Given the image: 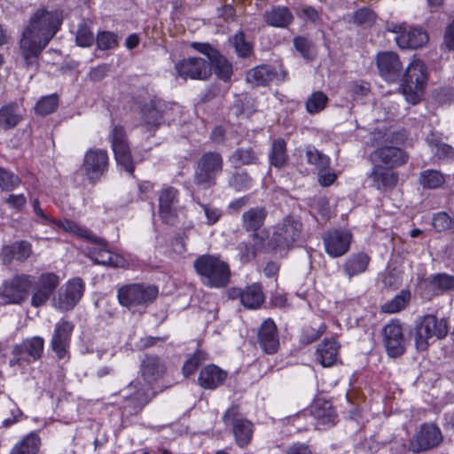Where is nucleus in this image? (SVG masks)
<instances>
[{"label": "nucleus", "mask_w": 454, "mask_h": 454, "mask_svg": "<svg viewBox=\"0 0 454 454\" xmlns=\"http://www.w3.org/2000/svg\"><path fill=\"white\" fill-rule=\"evenodd\" d=\"M62 16L59 11L38 9L32 14L20 40V48L26 67H37L43 49L59 30Z\"/></svg>", "instance_id": "f257e3e1"}, {"label": "nucleus", "mask_w": 454, "mask_h": 454, "mask_svg": "<svg viewBox=\"0 0 454 454\" xmlns=\"http://www.w3.org/2000/svg\"><path fill=\"white\" fill-rule=\"evenodd\" d=\"M140 372L145 384L139 381L131 382L125 395L126 402L137 410L142 409L147 403L152 384L157 382L165 372L163 362L156 356L147 355L141 363Z\"/></svg>", "instance_id": "f03ea898"}, {"label": "nucleus", "mask_w": 454, "mask_h": 454, "mask_svg": "<svg viewBox=\"0 0 454 454\" xmlns=\"http://www.w3.org/2000/svg\"><path fill=\"white\" fill-rule=\"evenodd\" d=\"M139 107L140 126L150 134H153L163 123L175 121L176 114L179 113L177 105H169L154 96L139 102Z\"/></svg>", "instance_id": "7ed1b4c3"}, {"label": "nucleus", "mask_w": 454, "mask_h": 454, "mask_svg": "<svg viewBox=\"0 0 454 454\" xmlns=\"http://www.w3.org/2000/svg\"><path fill=\"white\" fill-rule=\"evenodd\" d=\"M193 267L202 284L207 287L223 288L230 282V266L219 256L200 255L194 261Z\"/></svg>", "instance_id": "20e7f679"}, {"label": "nucleus", "mask_w": 454, "mask_h": 454, "mask_svg": "<svg viewBox=\"0 0 454 454\" xmlns=\"http://www.w3.org/2000/svg\"><path fill=\"white\" fill-rule=\"evenodd\" d=\"M448 333V325L444 318L434 314H425L416 317L411 335L418 351H425L432 340L443 339Z\"/></svg>", "instance_id": "39448f33"}, {"label": "nucleus", "mask_w": 454, "mask_h": 454, "mask_svg": "<svg viewBox=\"0 0 454 454\" xmlns=\"http://www.w3.org/2000/svg\"><path fill=\"white\" fill-rule=\"evenodd\" d=\"M427 82V67L420 59L412 60L407 67L402 83V93L407 102L418 104Z\"/></svg>", "instance_id": "423d86ee"}, {"label": "nucleus", "mask_w": 454, "mask_h": 454, "mask_svg": "<svg viewBox=\"0 0 454 454\" xmlns=\"http://www.w3.org/2000/svg\"><path fill=\"white\" fill-rule=\"evenodd\" d=\"M223 169V159L217 152H207L201 155L196 164L194 183L204 189L216 184L217 177Z\"/></svg>", "instance_id": "0eeeda50"}, {"label": "nucleus", "mask_w": 454, "mask_h": 454, "mask_svg": "<svg viewBox=\"0 0 454 454\" xmlns=\"http://www.w3.org/2000/svg\"><path fill=\"white\" fill-rule=\"evenodd\" d=\"M159 290L154 285L129 284L121 286L117 292L120 304L128 309L147 306L158 296Z\"/></svg>", "instance_id": "6e6552de"}, {"label": "nucleus", "mask_w": 454, "mask_h": 454, "mask_svg": "<svg viewBox=\"0 0 454 454\" xmlns=\"http://www.w3.org/2000/svg\"><path fill=\"white\" fill-rule=\"evenodd\" d=\"M32 284V275L15 274L3 282L0 286V297L5 304H21L28 298Z\"/></svg>", "instance_id": "1a4fd4ad"}, {"label": "nucleus", "mask_w": 454, "mask_h": 454, "mask_svg": "<svg viewBox=\"0 0 454 454\" xmlns=\"http://www.w3.org/2000/svg\"><path fill=\"white\" fill-rule=\"evenodd\" d=\"M159 215L163 223L175 225L184 216L180 205L179 192L174 187H165L159 192Z\"/></svg>", "instance_id": "9d476101"}, {"label": "nucleus", "mask_w": 454, "mask_h": 454, "mask_svg": "<svg viewBox=\"0 0 454 454\" xmlns=\"http://www.w3.org/2000/svg\"><path fill=\"white\" fill-rule=\"evenodd\" d=\"M44 348V340L40 336H34L24 340L12 349L13 357L10 359L9 365L15 370H23L31 361L42 356Z\"/></svg>", "instance_id": "9b49d317"}, {"label": "nucleus", "mask_w": 454, "mask_h": 454, "mask_svg": "<svg viewBox=\"0 0 454 454\" xmlns=\"http://www.w3.org/2000/svg\"><path fill=\"white\" fill-rule=\"evenodd\" d=\"M301 223L292 217H286L283 222L278 224L270 239V245L275 250H286L290 248L300 238L301 232Z\"/></svg>", "instance_id": "f8f14e48"}, {"label": "nucleus", "mask_w": 454, "mask_h": 454, "mask_svg": "<svg viewBox=\"0 0 454 454\" xmlns=\"http://www.w3.org/2000/svg\"><path fill=\"white\" fill-rule=\"evenodd\" d=\"M60 283L59 277L54 272H43L37 278L33 276L31 287V306L39 308L47 303Z\"/></svg>", "instance_id": "ddd939ff"}, {"label": "nucleus", "mask_w": 454, "mask_h": 454, "mask_svg": "<svg viewBox=\"0 0 454 454\" xmlns=\"http://www.w3.org/2000/svg\"><path fill=\"white\" fill-rule=\"evenodd\" d=\"M442 441L440 428L432 423L420 425L409 442V450L419 453L437 447Z\"/></svg>", "instance_id": "4468645a"}, {"label": "nucleus", "mask_w": 454, "mask_h": 454, "mask_svg": "<svg viewBox=\"0 0 454 454\" xmlns=\"http://www.w3.org/2000/svg\"><path fill=\"white\" fill-rule=\"evenodd\" d=\"M353 235L347 229H332L323 235L325 253L332 258L344 255L350 248Z\"/></svg>", "instance_id": "2eb2a0df"}, {"label": "nucleus", "mask_w": 454, "mask_h": 454, "mask_svg": "<svg viewBox=\"0 0 454 454\" xmlns=\"http://www.w3.org/2000/svg\"><path fill=\"white\" fill-rule=\"evenodd\" d=\"M109 158L104 149H90L86 152L82 163L85 176L91 183L98 181L107 171Z\"/></svg>", "instance_id": "dca6fc26"}, {"label": "nucleus", "mask_w": 454, "mask_h": 454, "mask_svg": "<svg viewBox=\"0 0 454 454\" xmlns=\"http://www.w3.org/2000/svg\"><path fill=\"white\" fill-rule=\"evenodd\" d=\"M111 145L115 160L128 173L132 174L134 164L124 128L116 125L111 132Z\"/></svg>", "instance_id": "f3484780"}, {"label": "nucleus", "mask_w": 454, "mask_h": 454, "mask_svg": "<svg viewBox=\"0 0 454 454\" xmlns=\"http://www.w3.org/2000/svg\"><path fill=\"white\" fill-rule=\"evenodd\" d=\"M175 69L184 80H206L210 75L209 63L204 58L191 57L181 59L176 64Z\"/></svg>", "instance_id": "a211bd4d"}, {"label": "nucleus", "mask_w": 454, "mask_h": 454, "mask_svg": "<svg viewBox=\"0 0 454 454\" xmlns=\"http://www.w3.org/2000/svg\"><path fill=\"white\" fill-rule=\"evenodd\" d=\"M237 411L229 408L223 416L225 425L232 424V433L237 445L240 448L247 446L253 437L254 425L246 419H236Z\"/></svg>", "instance_id": "6ab92c4d"}, {"label": "nucleus", "mask_w": 454, "mask_h": 454, "mask_svg": "<svg viewBox=\"0 0 454 454\" xmlns=\"http://www.w3.org/2000/svg\"><path fill=\"white\" fill-rule=\"evenodd\" d=\"M383 341L390 357H397L404 353L405 338L399 321L392 320L384 326Z\"/></svg>", "instance_id": "aec40b11"}, {"label": "nucleus", "mask_w": 454, "mask_h": 454, "mask_svg": "<svg viewBox=\"0 0 454 454\" xmlns=\"http://www.w3.org/2000/svg\"><path fill=\"white\" fill-rule=\"evenodd\" d=\"M84 282L81 278L69 279L65 288L59 293L54 306L61 311L72 309L81 300L84 292Z\"/></svg>", "instance_id": "412c9836"}, {"label": "nucleus", "mask_w": 454, "mask_h": 454, "mask_svg": "<svg viewBox=\"0 0 454 454\" xmlns=\"http://www.w3.org/2000/svg\"><path fill=\"white\" fill-rule=\"evenodd\" d=\"M73 331L74 325L66 319H61L56 324L51 340V347L59 359L66 357Z\"/></svg>", "instance_id": "4be33fe9"}, {"label": "nucleus", "mask_w": 454, "mask_h": 454, "mask_svg": "<svg viewBox=\"0 0 454 454\" xmlns=\"http://www.w3.org/2000/svg\"><path fill=\"white\" fill-rule=\"evenodd\" d=\"M377 66L381 77L389 82L400 80L403 66L396 53L380 52L377 55Z\"/></svg>", "instance_id": "5701e85b"}, {"label": "nucleus", "mask_w": 454, "mask_h": 454, "mask_svg": "<svg viewBox=\"0 0 454 454\" xmlns=\"http://www.w3.org/2000/svg\"><path fill=\"white\" fill-rule=\"evenodd\" d=\"M257 343L268 355L275 354L278 350L279 336L276 324L271 318L265 319L258 328Z\"/></svg>", "instance_id": "b1692460"}, {"label": "nucleus", "mask_w": 454, "mask_h": 454, "mask_svg": "<svg viewBox=\"0 0 454 454\" xmlns=\"http://www.w3.org/2000/svg\"><path fill=\"white\" fill-rule=\"evenodd\" d=\"M370 157L375 164L382 163L387 168L401 166L406 162L408 158L405 152L394 146L378 148Z\"/></svg>", "instance_id": "393cba45"}, {"label": "nucleus", "mask_w": 454, "mask_h": 454, "mask_svg": "<svg viewBox=\"0 0 454 454\" xmlns=\"http://www.w3.org/2000/svg\"><path fill=\"white\" fill-rule=\"evenodd\" d=\"M227 376V372L211 364L200 370L198 383L204 389L214 390L223 384Z\"/></svg>", "instance_id": "a878e982"}, {"label": "nucleus", "mask_w": 454, "mask_h": 454, "mask_svg": "<svg viewBox=\"0 0 454 454\" xmlns=\"http://www.w3.org/2000/svg\"><path fill=\"white\" fill-rule=\"evenodd\" d=\"M340 345L335 339H325L317 348V360L324 367H330L334 365L340 360Z\"/></svg>", "instance_id": "bb28decb"}, {"label": "nucleus", "mask_w": 454, "mask_h": 454, "mask_svg": "<svg viewBox=\"0 0 454 454\" xmlns=\"http://www.w3.org/2000/svg\"><path fill=\"white\" fill-rule=\"evenodd\" d=\"M427 41V34L419 27L405 28L402 35L395 36V42L402 49H417L425 45Z\"/></svg>", "instance_id": "cd10ccee"}, {"label": "nucleus", "mask_w": 454, "mask_h": 454, "mask_svg": "<svg viewBox=\"0 0 454 454\" xmlns=\"http://www.w3.org/2000/svg\"><path fill=\"white\" fill-rule=\"evenodd\" d=\"M263 19L267 25L283 28L293 22L294 15L288 7L277 5L266 11Z\"/></svg>", "instance_id": "c85d7f7f"}, {"label": "nucleus", "mask_w": 454, "mask_h": 454, "mask_svg": "<svg viewBox=\"0 0 454 454\" xmlns=\"http://www.w3.org/2000/svg\"><path fill=\"white\" fill-rule=\"evenodd\" d=\"M311 413L317 420V426L331 427L335 424L336 412L329 401H316L312 405Z\"/></svg>", "instance_id": "c756f323"}, {"label": "nucleus", "mask_w": 454, "mask_h": 454, "mask_svg": "<svg viewBox=\"0 0 454 454\" xmlns=\"http://www.w3.org/2000/svg\"><path fill=\"white\" fill-rule=\"evenodd\" d=\"M371 258L365 253L360 252L350 254L345 261L342 270L349 278L364 273L369 265Z\"/></svg>", "instance_id": "7c9ffc66"}, {"label": "nucleus", "mask_w": 454, "mask_h": 454, "mask_svg": "<svg viewBox=\"0 0 454 454\" xmlns=\"http://www.w3.org/2000/svg\"><path fill=\"white\" fill-rule=\"evenodd\" d=\"M275 68L270 65H260L247 71L246 80L253 86H266L276 77Z\"/></svg>", "instance_id": "2f4dec72"}, {"label": "nucleus", "mask_w": 454, "mask_h": 454, "mask_svg": "<svg viewBox=\"0 0 454 454\" xmlns=\"http://www.w3.org/2000/svg\"><path fill=\"white\" fill-rule=\"evenodd\" d=\"M90 258L97 264L111 267H120L123 263V258L112 253L105 247L98 246L90 249Z\"/></svg>", "instance_id": "473e14b6"}, {"label": "nucleus", "mask_w": 454, "mask_h": 454, "mask_svg": "<svg viewBox=\"0 0 454 454\" xmlns=\"http://www.w3.org/2000/svg\"><path fill=\"white\" fill-rule=\"evenodd\" d=\"M262 246V239L256 234H252L247 240L241 241L237 247L239 260L247 263L254 260L258 250Z\"/></svg>", "instance_id": "72a5a7b5"}, {"label": "nucleus", "mask_w": 454, "mask_h": 454, "mask_svg": "<svg viewBox=\"0 0 454 454\" xmlns=\"http://www.w3.org/2000/svg\"><path fill=\"white\" fill-rule=\"evenodd\" d=\"M32 254V246L27 241H18L12 245L5 246L2 249L4 260L11 262L12 259L23 262Z\"/></svg>", "instance_id": "f704fd0d"}, {"label": "nucleus", "mask_w": 454, "mask_h": 454, "mask_svg": "<svg viewBox=\"0 0 454 454\" xmlns=\"http://www.w3.org/2000/svg\"><path fill=\"white\" fill-rule=\"evenodd\" d=\"M373 185L380 191L393 188L397 183V176L391 170L376 165L371 174Z\"/></svg>", "instance_id": "c9c22d12"}, {"label": "nucleus", "mask_w": 454, "mask_h": 454, "mask_svg": "<svg viewBox=\"0 0 454 454\" xmlns=\"http://www.w3.org/2000/svg\"><path fill=\"white\" fill-rule=\"evenodd\" d=\"M288 160L286 142L284 138H277L272 141L269 153V161L271 166L281 168Z\"/></svg>", "instance_id": "e433bc0d"}, {"label": "nucleus", "mask_w": 454, "mask_h": 454, "mask_svg": "<svg viewBox=\"0 0 454 454\" xmlns=\"http://www.w3.org/2000/svg\"><path fill=\"white\" fill-rule=\"evenodd\" d=\"M21 117L20 108L16 103H10L0 108V129L14 128Z\"/></svg>", "instance_id": "4c0bfd02"}, {"label": "nucleus", "mask_w": 454, "mask_h": 454, "mask_svg": "<svg viewBox=\"0 0 454 454\" xmlns=\"http://www.w3.org/2000/svg\"><path fill=\"white\" fill-rule=\"evenodd\" d=\"M210 71L213 69L215 75L223 82L231 80L232 75V65L219 52H215L209 61Z\"/></svg>", "instance_id": "58836bf2"}, {"label": "nucleus", "mask_w": 454, "mask_h": 454, "mask_svg": "<svg viewBox=\"0 0 454 454\" xmlns=\"http://www.w3.org/2000/svg\"><path fill=\"white\" fill-rule=\"evenodd\" d=\"M40 442L38 434L31 432L19 441L9 454H36L39 450Z\"/></svg>", "instance_id": "ea45409f"}, {"label": "nucleus", "mask_w": 454, "mask_h": 454, "mask_svg": "<svg viewBox=\"0 0 454 454\" xmlns=\"http://www.w3.org/2000/svg\"><path fill=\"white\" fill-rule=\"evenodd\" d=\"M411 294L407 289H403L393 299L381 305L384 313L395 314L405 309L411 302Z\"/></svg>", "instance_id": "a19ab883"}, {"label": "nucleus", "mask_w": 454, "mask_h": 454, "mask_svg": "<svg viewBox=\"0 0 454 454\" xmlns=\"http://www.w3.org/2000/svg\"><path fill=\"white\" fill-rule=\"evenodd\" d=\"M267 212L263 207H254L242 215L243 227L247 231H256L263 224Z\"/></svg>", "instance_id": "79ce46f5"}, {"label": "nucleus", "mask_w": 454, "mask_h": 454, "mask_svg": "<svg viewBox=\"0 0 454 454\" xmlns=\"http://www.w3.org/2000/svg\"><path fill=\"white\" fill-rule=\"evenodd\" d=\"M264 294L262 286L254 283L244 289L243 306L247 309H257L264 302Z\"/></svg>", "instance_id": "37998d69"}, {"label": "nucleus", "mask_w": 454, "mask_h": 454, "mask_svg": "<svg viewBox=\"0 0 454 454\" xmlns=\"http://www.w3.org/2000/svg\"><path fill=\"white\" fill-rule=\"evenodd\" d=\"M229 161L232 167L239 168L244 165L257 164L259 157L252 148H238L230 156Z\"/></svg>", "instance_id": "c03bdc74"}, {"label": "nucleus", "mask_w": 454, "mask_h": 454, "mask_svg": "<svg viewBox=\"0 0 454 454\" xmlns=\"http://www.w3.org/2000/svg\"><path fill=\"white\" fill-rule=\"evenodd\" d=\"M50 224H55L65 231L73 233L77 237H81L84 239L98 242V238L90 230L78 225L76 223L71 220H54V223H51Z\"/></svg>", "instance_id": "a18cd8bd"}, {"label": "nucleus", "mask_w": 454, "mask_h": 454, "mask_svg": "<svg viewBox=\"0 0 454 454\" xmlns=\"http://www.w3.org/2000/svg\"><path fill=\"white\" fill-rule=\"evenodd\" d=\"M419 181L424 188L436 189L445 183V176L438 170L427 169L420 173Z\"/></svg>", "instance_id": "49530a36"}, {"label": "nucleus", "mask_w": 454, "mask_h": 454, "mask_svg": "<svg viewBox=\"0 0 454 454\" xmlns=\"http://www.w3.org/2000/svg\"><path fill=\"white\" fill-rule=\"evenodd\" d=\"M328 97L322 91L313 92L306 101V110L310 114H318L325 109Z\"/></svg>", "instance_id": "de8ad7c7"}, {"label": "nucleus", "mask_w": 454, "mask_h": 454, "mask_svg": "<svg viewBox=\"0 0 454 454\" xmlns=\"http://www.w3.org/2000/svg\"><path fill=\"white\" fill-rule=\"evenodd\" d=\"M231 43L239 57L247 58L252 53L253 46L251 43L246 40L245 34L242 31L236 33L231 38Z\"/></svg>", "instance_id": "09e8293b"}, {"label": "nucleus", "mask_w": 454, "mask_h": 454, "mask_svg": "<svg viewBox=\"0 0 454 454\" xmlns=\"http://www.w3.org/2000/svg\"><path fill=\"white\" fill-rule=\"evenodd\" d=\"M307 162L314 165L317 170L330 167V158L320 153L315 147H308L306 150Z\"/></svg>", "instance_id": "8fccbe9b"}, {"label": "nucleus", "mask_w": 454, "mask_h": 454, "mask_svg": "<svg viewBox=\"0 0 454 454\" xmlns=\"http://www.w3.org/2000/svg\"><path fill=\"white\" fill-rule=\"evenodd\" d=\"M97 46L101 51L112 50L119 43L118 35L111 31H100L96 37Z\"/></svg>", "instance_id": "3c124183"}, {"label": "nucleus", "mask_w": 454, "mask_h": 454, "mask_svg": "<svg viewBox=\"0 0 454 454\" xmlns=\"http://www.w3.org/2000/svg\"><path fill=\"white\" fill-rule=\"evenodd\" d=\"M311 213L319 223H325L331 214L329 201L325 198H319L311 207Z\"/></svg>", "instance_id": "603ef678"}, {"label": "nucleus", "mask_w": 454, "mask_h": 454, "mask_svg": "<svg viewBox=\"0 0 454 454\" xmlns=\"http://www.w3.org/2000/svg\"><path fill=\"white\" fill-rule=\"evenodd\" d=\"M438 294L454 290V277L447 273H437L431 276Z\"/></svg>", "instance_id": "864d4df0"}, {"label": "nucleus", "mask_w": 454, "mask_h": 454, "mask_svg": "<svg viewBox=\"0 0 454 454\" xmlns=\"http://www.w3.org/2000/svg\"><path fill=\"white\" fill-rule=\"evenodd\" d=\"M419 296L424 301H431L434 297L438 296V292L434 285L432 277L421 280L417 286Z\"/></svg>", "instance_id": "5fc2aeb1"}, {"label": "nucleus", "mask_w": 454, "mask_h": 454, "mask_svg": "<svg viewBox=\"0 0 454 454\" xmlns=\"http://www.w3.org/2000/svg\"><path fill=\"white\" fill-rule=\"evenodd\" d=\"M58 106V98L56 95H50L42 98L35 105V112L41 115H47L54 112Z\"/></svg>", "instance_id": "6e6d98bb"}, {"label": "nucleus", "mask_w": 454, "mask_h": 454, "mask_svg": "<svg viewBox=\"0 0 454 454\" xmlns=\"http://www.w3.org/2000/svg\"><path fill=\"white\" fill-rule=\"evenodd\" d=\"M20 183L21 180L17 175L0 168V187L2 190L12 191L20 186Z\"/></svg>", "instance_id": "4d7b16f0"}, {"label": "nucleus", "mask_w": 454, "mask_h": 454, "mask_svg": "<svg viewBox=\"0 0 454 454\" xmlns=\"http://www.w3.org/2000/svg\"><path fill=\"white\" fill-rule=\"evenodd\" d=\"M252 183V178L247 175V172L236 173L231 177L229 181L230 186L238 192L251 188Z\"/></svg>", "instance_id": "13d9d810"}, {"label": "nucleus", "mask_w": 454, "mask_h": 454, "mask_svg": "<svg viewBox=\"0 0 454 454\" xmlns=\"http://www.w3.org/2000/svg\"><path fill=\"white\" fill-rule=\"evenodd\" d=\"M204 360V353L201 351H196L184 362L183 365V373L184 377H189L193 374Z\"/></svg>", "instance_id": "bf43d9fd"}, {"label": "nucleus", "mask_w": 454, "mask_h": 454, "mask_svg": "<svg viewBox=\"0 0 454 454\" xmlns=\"http://www.w3.org/2000/svg\"><path fill=\"white\" fill-rule=\"evenodd\" d=\"M76 43L81 47H89L94 42L93 33L86 23H81L76 33Z\"/></svg>", "instance_id": "052dcab7"}, {"label": "nucleus", "mask_w": 454, "mask_h": 454, "mask_svg": "<svg viewBox=\"0 0 454 454\" xmlns=\"http://www.w3.org/2000/svg\"><path fill=\"white\" fill-rule=\"evenodd\" d=\"M294 44L295 49L301 54L306 59H311L314 57V47L309 39L297 36L294 39Z\"/></svg>", "instance_id": "680f3d73"}, {"label": "nucleus", "mask_w": 454, "mask_h": 454, "mask_svg": "<svg viewBox=\"0 0 454 454\" xmlns=\"http://www.w3.org/2000/svg\"><path fill=\"white\" fill-rule=\"evenodd\" d=\"M375 20V13L369 8H360L353 15V20L357 25H372Z\"/></svg>", "instance_id": "e2e57ef3"}, {"label": "nucleus", "mask_w": 454, "mask_h": 454, "mask_svg": "<svg viewBox=\"0 0 454 454\" xmlns=\"http://www.w3.org/2000/svg\"><path fill=\"white\" fill-rule=\"evenodd\" d=\"M452 221L449 215L445 212H439L435 214L432 220L434 229L442 232L449 230L451 227Z\"/></svg>", "instance_id": "0e129e2a"}, {"label": "nucleus", "mask_w": 454, "mask_h": 454, "mask_svg": "<svg viewBox=\"0 0 454 454\" xmlns=\"http://www.w3.org/2000/svg\"><path fill=\"white\" fill-rule=\"evenodd\" d=\"M200 207L203 209L207 221L206 224L213 225L216 223L222 216V211L210 204H204L198 202Z\"/></svg>", "instance_id": "69168bd1"}, {"label": "nucleus", "mask_w": 454, "mask_h": 454, "mask_svg": "<svg viewBox=\"0 0 454 454\" xmlns=\"http://www.w3.org/2000/svg\"><path fill=\"white\" fill-rule=\"evenodd\" d=\"M318 183L321 186H329L334 183L337 175L330 169V167L324 168L318 170Z\"/></svg>", "instance_id": "338daca9"}, {"label": "nucleus", "mask_w": 454, "mask_h": 454, "mask_svg": "<svg viewBox=\"0 0 454 454\" xmlns=\"http://www.w3.org/2000/svg\"><path fill=\"white\" fill-rule=\"evenodd\" d=\"M10 207L18 211L21 210L27 204V198L24 194H11L5 200Z\"/></svg>", "instance_id": "774afa93"}]
</instances>
